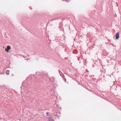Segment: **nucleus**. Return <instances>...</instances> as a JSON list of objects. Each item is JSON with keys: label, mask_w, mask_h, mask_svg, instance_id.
Listing matches in <instances>:
<instances>
[{"label": "nucleus", "mask_w": 121, "mask_h": 121, "mask_svg": "<svg viewBox=\"0 0 121 121\" xmlns=\"http://www.w3.org/2000/svg\"><path fill=\"white\" fill-rule=\"evenodd\" d=\"M119 37V32H117L116 35V39H117Z\"/></svg>", "instance_id": "obj_1"}, {"label": "nucleus", "mask_w": 121, "mask_h": 121, "mask_svg": "<svg viewBox=\"0 0 121 121\" xmlns=\"http://www.w3.org/2000/svg\"><path fill=\"white\" fill-rule=\"evenodd\" d=\"M11 48L10 46H8L7 47L6 51L7 52H9L8 51L11 49Z\"/></svg>", "instance_id": "obj_2"}, {"label": "nucleus", "mask_w": 121, "mask_h": 121, "mask_svg": "<svg viewBox=\"0 0 121 121\" xmlns=\"http://www.w3.org/2000/svg\"><path fill=\"white\" fill-rule=\"evenodd\" d=\"M49 121H54L52 118L50 117L49 119Z\"/></svg>", "instance_id": "obj_3"}, {"label": "nucleus", "mask_w": 121, "mask_h": 121, "mask_svg": "<svg viewBox=\"0 0 121 121\" xmlns=\"http://www.w3.org/2000/svg\"><path fill=\"white\" fill-rule=\"evenodd\" d=\"M9 71L8 70H7L6 71V73L7 74H9Z\"/></svg>", "instance_id": "obj_4"}, {"label": "nucleus", "mask_w": 121, "mask_h": 121, "mask_svg": "<svg viewBox=\"0 0 121 121\" xmlns=\"http://www.w3.org/2000/svg\"><path fill=\"white\" fill-rule=\"evenodd\" d=\"M62 0L63 1V0Z\"/></svg>", "instance_id": "obj_5"}]
</instances>
